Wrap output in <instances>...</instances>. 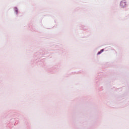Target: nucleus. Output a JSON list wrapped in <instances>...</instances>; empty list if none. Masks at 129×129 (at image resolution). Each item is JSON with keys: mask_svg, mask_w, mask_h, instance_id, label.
Masks as SVG:
<instances>
[{"mask_svg": "<svg viewBox=\"0 0 129 129\" xmlns=\"http://www.w3.org/2000/svg\"><path fill=\"white\" fill-rule=\"evenodd\" d=\"M120 6L121 8H125L126 6V2H125V1L123 0L120 2Z\"/></svg>", "mask_w": 129, "mask_h": 129, "instance_id": "f257e3e1", "label": "nucleus"}, {"mask_svg": "<svg viewBox=\"0 0 129 129\" xmlns=\"http://www.w3.org/2000/svg\"><path fill=\"white\" fill-rule=\"evenodd\" d=\"M15 13H16V15H18V13H19V11L17 7L15 8Z\"/></svg>", "mask_w": 129, "mask_h": 129, "instance_id": "f03ea898", "label": "nucleus"}, {"mask_svg": "<svg viewBox=\"0 0 129 129\" xmlns=\"http://www.w3.org/2000/svg\"><path fill=\"white\" fill-rule=\"evenodd\" d=\"M101 51H99L98 53H97V55H100V54H101Z\"/></svg>", "mask_w": 129, "mask_h": 129, "instance_id": "7ed1b4c3", "label": "nucleus"}, {"mask_svg": "<svg viewBox=\"0 0 129 129\" xmlns=\"http://www.w3.org/2000/svg\"><path fill=\"white\" fill-rule=\"evenodd\" d=\"M103 51H104V49H101V50L100 51H101V52L102 53V52H103Z\"/></svg>", "mask_w": 129, "mask_h": 129, "instance_id": "20e7f679", "label": "nucleus"}]
</instances>
